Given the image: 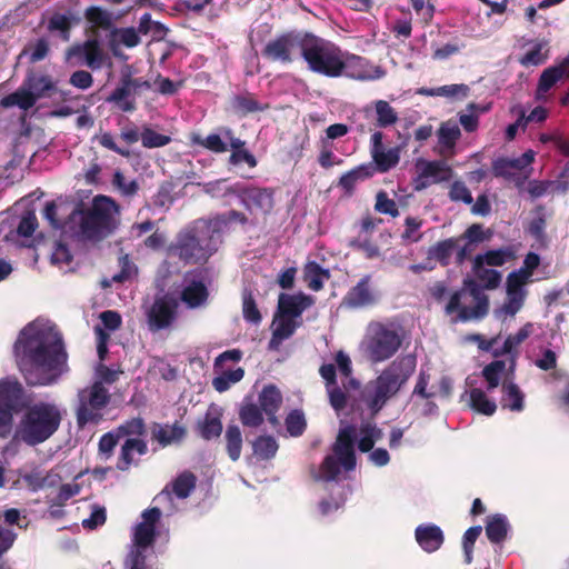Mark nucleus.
<instances>
[{
	"instance_id": "19",
	"label": "nucleus",
	"mask_w": 569,
	"mask_h": 569,
	"mask_svg": "<svg viewBox=\"0 0 569 569\" xmlns=\"http://www.w3.org/2000/svg\"><path fill=\"white\" fill-rule=\"evenodd\" d=\"M181 300L189 308H198L206 303L208 299V289L206 277L199 270L187 272L183 277Z\"/></svg>"
},
{
	"instance_id": "40",
	"label": "nucleus",
	"mask_w": 569,
	"mask_h": 569,
	"mask_svg": "<svg viewBox=\"0 0 569 569\" xmlns=\"http://www.w3.org/2000/svg\"><path fill=\"white\" fill-rule=\"evenodd\" d=\"M533 332V325L531 322L526 323L515 335H509L503 341L500 349L493 350V356L499 357L503 355H517L518 347L529 338Z\"/></svg>"
},
{
	"instance_id": "29",
	"label": "nucleus",
	"mask_w": 569,
	"mask_h": 569,
	"mask_svg": "<svg viewBox=\"0 0 569 569\" xmlns=\"http://www.w3.org/2000/svg\"><path fill=\"white\" fill-rule=\"evenodd\" d=\"M415 538L419 547L428 553L439 550L445 541L442 529L430 522L419 525L415 530Z\"/></svg>"
},
{
	"instance_id": "15",
	"label": "nucleus",
	"mask_w": 569,
	"mask_h": 569,
	"mask_svg": "<svg viewBox=\"0 0 569 569\" xmlns=\"http://www.w3.org/2000/svg\"><path fill=\"white\" fill-rule=\"evenodd\" d=\"M179 302L176 298L164 295L156 298L146 312L147 325L151 332L172 327L178 317Z\"/></svg>"
},
{
	"instance_id": "45",
	"label": "nucleus",
	"mask_w": 569,
	"mask_h": 569,
	"mask_svg": "<svg viewBox=\"0 0 569 569\" xmlns=\"http://www.w3.org/2000/svg\"><path fill=\"white\" fill-rule=\"evenodd\" d=\"M438 143L443 151H452L461 137L460 128L452 121L442 122L437 132Z\"/></svg>"
},
{
	"instance_id": "3",
	"label": "nucleus",
	"mask_w": 569,
	"mask_h": 569,
	"mask_svg": "<svg viewBox=\"0 0 569 569\" xmlns=\"http://www.w3.org/2000/svg\"><path fill=\"white\" fill-rule=\"evenodd\" d=\"M383 437L382 430L375 422H362L357 433L352 425L341 427L332 447V455H328L317 471L313 479L317 481H332L340 475L341 469L351 471L356 468L355 442L361 452H369L377 441Z\"/></svg>"
},
{
	"instance_id": "61",
	"label": "nucleus",
	"mask_w": 569,
	"mask_h": 569,
	"mask_svg": "<svg viewBox=\"0 0 569 569\" xmlns=\"http://www.w3.org/2000/svg\"><path fill=\"white\" fill-rule=\"evenodd\" d=\"M242 315L243 319L253 325H258L261 321V313L257 307L252 291L244 288L242 291Z\"/></svg>"
},
{
	"instance_id": "50",
	"label": "nucleus",
	"mask_w": 569,
	"mask_h": 569,
	"mask_svg": "<svg viewBox=\"0 0 569 569\" xmlns=\"http://www.w3.org/2000/svg\"><path fill=\"white\" fill-rule=\"evenodd\" d=\"M224 439L227 442V452L232 461L239 460L242 449V433L237 425H228Z\"/></svg>"
},
{
	"instance_id": "22",
	"label": "nucleus",
	"mask_w": 569,
	"mask_h": 569,
	"mask_svg": "<svg viewBox=\"0 0 569 569\" xmlns=\"http://www.w3.org/2000/svg\"><path fill=\"white\" fill-rule=\"evenodd\" d=\"M273 194L270 188L247 187L240 191L239 198L249 211L268 214L274 204Z\"/></svg>"
},
{
	"instance_id": "63",
	"label": "nucleus",
	"mask_w": 569,
	"mask_h": 569,
	"mask_svg": "<svg viewBox=\"0 0 569 569\" xmlns=\"http://www.w3.org/2000/svg\"><path fill=\"white\" fill-rule=\"evenodd\" d=\"M112 184L124 198H132L139 190L138 182L134 179H127L119 170L113 174Z\"/></svg>"
},
{
	"instance_id": "47",
	"label": "nucleus",
	"mask_w": 569,
	"mask_h": 569,
	"mask_svg": "<svg viewBox=\"0 0 569 569\" xmlns=\"http://www.w3.org/2000/svg\"><path fill=\"white\" fill-rule=\"evenodd\" d=\"M303 278L309 289L319 291L322 289L325 280L329 278V271L316 261H310L305 267Z\"/></svg>"
},
{
	"instance_id": "54",
	"label": "nucleus",
	"mask_w": 569,
	"mask_h": 569,
	"mask_svg": "<svg viewBox=\"0 0 569 569\" xmlns=\"http://www.w3.org/2000/svg\"><path fill=\"white\" fill-rule=\"evenodd\" d=\"M279 446L272 436H260L252 442L253 453L262 460L273 458Z\"/></svg>"
},
{
	"instance_id": "23",
	"label": "nucleus",
	"mask_w": 569,
	"mask_h": 569,
	"mask_svg": "<svg viewBox=\"0 0 569 569\" xmlns=\"http://www.w3.org/2000/svg\"><path fill=\"white\" fill-rule=\"evenodd\" d=\"M301 39L292 33H286L270 40L264 49L263 56L272 61L281 63H290L292 61V53L299 48Z\"/></svg>"
},
{
	"instance_id": "31",
	"label": "nucleus",
	"mask_w": 569,
	"mask_h": 569,
	"mask_svg": "<svg viewBox=\"0 0 569 569\" xmlns=\"http://www.w3.org/2000/svg\"><path fill=\"white\" fill-rule=\"evenodd\" d=\"M186 436L187 429L178 422L173 425L154 423L152 427V439L162 448L180 443Z\"/></svg>"
},
{
	"instance_id": "46",
	"label": "nucleus",
	"mask_w": 569,
	"mask_h": 569,
	"mask_svg": "<svg viewBox=\"0 0 569 569\" xmlns=\"http://www.w3.org/2000/svg\"><path fill=\"white\" fill-rule=\"evenodd\" d=\"M336 363L341 375V385L345 389L357 390L360 381L352 377V363L350 357L342 350L336 355Z\"/></svg>"
},
{
	"instance_id": "32",
	"label": "nucleus",
	"mask_w": 569,
	"mask_h": 569,
	"mask_svg": "<svg viewBox=\"0 0 569 569\" xmlns=\"http://www.w3.org/2000/svg\"><path fill=\"white\" fill-rule=\"evenodd\" d=\"M312 303V298L302 292L295 295L281 293L278 300V309L280 313L296 319Z\"/></svg>"
},
{
	"instance_id": "59",
	"label": "nucleus",
	"mask_w": 569,
	"mask_h": 569,
	"mask_svg": "<svg viewBox=\"0 0 569 569\" xmlns=\"http://www.w3.org/2000/svg\"><path fill=\"white\" fill-rule=\"evenodd\" d=\"M506 363L502 360H495L487 365L482 369V378L487 382V391L491 392L493 389H496L500 383V378L502 372L505 371Z\"/></svg>"
},
{
	"instance_id": "2",
	"label": "nucleus",
	"mask_w": 569,
	"mask_h": 569,
	"mask_svg": "<svg viewBox=\"0 0 569 569\" xmlns=\"http://www.w3.org/2000/svg\"><path fill=\"white\" fill-rule=\"evenodd\" d=\"M119 209L113 200L104 196H97L89 210H73L67 221L61 224L57 219V206L53 201L47 202L43 217L54 229L82 240H99L111 233L117 226L116 218Z\"/></svg>"
},
{
	"instance_id": "36",
	"label": "nucleus",
	"mask_w": 569,
	"mask_h": 569,
	"mask_svg": "<svg viewBox=\"0 0 569 569\" xmlns=\"http://www.w3.org/2000/svg\"><path fill=\"white\" fill-rule=\"evenodd\" d=\"M108 102L113 103L123 112H132L136 110V94L132 92L128 83L120 77V81L114 90L107 98Z\"/></svg>"
},
{
	"instance_id": "6",
	"label": "nucleus",
	"mask_w": 569,
	"mask_h": 569,
	"mask_svg": "<svg viewBox=\"0 0 569 569\" xmlns=\"http://www.w3.org/2000/svg\"><path fill=\"white\" fill-rule=\"evenodd\" d=\"M221 239L208 219H198L182 229L169 247V254L186 263L206 262L217 252Z\"/></svg>"
},
{
	"instance_id": "41",
	"label": "nucleus",
	"mask_w": 569,
	"mask_h": 569,
	"mask_svg": "<svg viewBox=\"0 0 569 569\" xmlns=\"http://www.w3.org/2000/svg\"><path fill=\"white\" fill-rule=\"evenodd\" d=\"M501 391L502 396L500 403L503 409H509L510 411L516 412L523 410L525 395L515 382L503 381Z\"/></svg>"
},
{
	"instance_id": "13",
	"label": "nucleus",
	"mask_w": 569,
	"mask_h": 569,
	"mask_svg": "<svg viewBox=\"0 0 569 569\" xmlns=\"http://www.w3.org/2000/svg\"><path fill=\"white\" fill-rule=\"evenodd\" d=\"M535 157V151L527 150L517 158H498L492 162V172L495 177L503 178L521 188L529 178Z\"/></svg>"
},
{
	"instance_id": "5",
	"label": "nucleus",
	"mask_w": 569,
	"mask_h": 569,
	"mask_svg": "<svg viewBox=\"0 0 569 569\" xmlns=\"http://www.w3.org/2000/svg\"><path fill=\"white\" fill-rule=\"evenodd\" d=\"M477 281L467 279L463 288L456 291L446 306V312L452 315L458 311L456 321H470L482 319L488 313L489 301L483 289H495L501 281V274L495 269L485 266L477 267L473 263Z\"/></svg>"
},
{
	"instance_id": "57",
	"label": "nucleus",
	"mask_w": 569,
	"mask_h": 569,
	"mask_svg": "<svg viewBox=\"0 0 569 569\" xmlns=\"http://www.w3.org/2000/svg\"><path fill=\"white\" fill-rule=\"evenodd\" d=\"M375 110L377 114V126L387 128L398 121L397 111L386 100H377L375 102Z\"/></svg>"
},
{
	"instance_id": "64",
	"label": "nucleus",
	"mask_w": 569,
	"mask_h": 569,
	"mask_svg": "<svg viewBox=\"0 0 569 569\" xmlns=\"http://www.w3.org/2000/svg\"><path fill=\"white\" fill-rule=\"evenodd\" d=\"M326 389L329 397L330 406L335 409L337 413L343 411L348 405L347 391L349 389H345L342 385L339 386L338 383L333 386H328V388Z\"/></svg>"
},
{
	"instance_id": "34",
	"label": "nucleus",
	"mask_w": 569,
	"mask_h": 569,
	"mask_svg": "<svg viewBox=\"0 0 569 569\" xmlns=\"http://www.w3.org/2000/svg\"><path fill=\"white\" fill-rule=\"evenodd\" d=\"M147 442L138 438H128L121 446L120 458L118 468L120 470H127L136 462V456L140 457L147 453Z\"/></svg>"
},
{
	"instance_id": "48",
	"label": "nucleus",
	"mask_w": 569,
	"mask_h": 569,
	"mask_svg": "<svg viewBox=\"0 0 569 569\" xmlns=\"http://www.w3.org/2000/svg\"><path fill=\"white\" fill-rule=\"evenodd\" d=\"M456 248L457 239L455 238L439 241L429 248L428 258L439 261L442 266H447L449 264L450 258L455 253Z\"/></svg>"
},
{
	"instance_id": "24",
	"label": "nucleus",
	"mask_w": 569,
	"mask_h": 569,
	"mask_svg": "<svg viewBox=\"0 0 569 569\" xmlns=\"http://www.w3.org/2000/svg\"><path fill=\"white\" fill-rule=\"evenodd\" d=\"M378 299L375 289L371 286V276H363L345 296V306L359 309L373 305Z\"/></svg>"
},
{
	"instance_id": "7",
	"label": "nucleus",
	"mask_w": 569,
	"mask_h": 569,
	"mask_svg": "<svg viewBox=\"0 0 569 569\" xmlns=\"http://www.w3.org/2000/svg\"><path fill=\"white\" fill-rule=\"evenodd\" d=\"M61 419V411L56 403H33L24 411L14 437L28 446L40 445L58 430Z\"/></svg>"
},
{
	"instance_id": "56",
	"label": "nucleus",
	"mask_w": 569,
	"mask_h": 569,
	"mask_svg": "<svg viewBox=\"0 0 569 569\" xmlns=\"http://www.w3.org/2000/svg\"><path fill=\"white\" fill-rule=\"evenodd\" d=\"M565 79L563 71L561 68H557L556 64L551 66L542 71L538 81L537 94L547 93L558 81Z\"/></svg>"
},
{
	"instance_id": "14",
	"label": "nucleus",
	"mask_w": 569,
	"mask_h": 569,
	"mask_svg": "<svg viewBox=\"0 0 569 569\" xmlns=\"http://www.w3.org/2000/svg\"><path fill=\"white\" fill-rule=\"evenodd\" d=\"M416 174L412 178L415 191H422L432 184L449 181L453 176L452 168L445 160H427L417 158L415 160Z\"/></svg>"
},
{
	"instance_id": "11",
	"label": "nucleus",
	"mask_w": 569,
	"mask_h": 569,
	"mask_svg": "<svg viewBox=\"0 0 569 569\" xmlns=\"http://www.w3.org/2000/svg\"><path fill=\"white\" fill-rule=\"evenodd\" d=\"M110 401L108 389L100 382H94L78 391L74 407L76 421L79 429L97 426L103 419Z\"/></svg>"
},
{
	"instance_id": "20",
	"label": "nucleus",
	"mask_w": 569,
	"mask_h": 569,
	"mask_svg": "<svg viewBox=\"0 0 569 569\" xmlns=\"http://www.w3.org/2000/svg\"><path fill=\"white\" fill-rule=\"evenodd\" d=\"M106 43L113 57L127 60L128 57L123 54L121 49L138 47L141 43V37L136 27H116L106 34Z\"/></svg>"
},
{
	"instance_id": "38",
	"label": "nucleus",
	"mask_w": 569,
	"mask_h": 569,
	"mask_svg": "<svg viewBox=\"0 0 569 569\" xmlns=\"http://www.w3.org/2000/svg\"><path fill=\"white\" fill-rule=\"evenodd\" d=\"M510 530V523L502 513L489 516L486 521V536L492 543H500L506 540Z\"/></svg>"
},
{
	"instance_id": "26",
	"label": "nucleus",
	"mask_w": 569,
	"mask_h": 569,
	"mask_svg": "<svg viewBox=\"0 0 569 569\" xmlns=\"http://www.w3.org/2000/svg\"><path fill=\"white\" fill-rule=\"evenodd\" d=\"M196 477L189 471L180 473L170 486H166L164 489L157 495L154 501L158 503L171 502L172 493L179 499H186L190 496L196 487Z\"/></svg>"
},
{
	"instance_id": "44",
	"label": "nucleus",
	"mask_w": 569,
	"mask_h": 569,
	"mask_svg": "<svg viewBox=\"0 0 569 569\" xmlns=\"http://www.w3.org/2000/svg\"><path fill=\"white\" fill-rule=\"evenodd\" d=\"M469 87L465 83L445 84L436 88H421L419 93L427 97H446L449 99L466 98Z\"/></svg>"
},
{
	"instance_id": "10",
	"label": "nucleus",
	"mask_w": 569,
	"mask_h": 569,
	"mask_svg": "<svg viewBox=\"0 0 569 569\" xmlns=\"http://www.w3.org/2000/svg\"><path fill=\"white\" fill-rule=\"evenodd\" d=\"M403 329L393 322H373L368 326L366 352L373 363L391 359L401 348Z\"/></svg>"
},
{
	"instance_id": "53",
	"label": "nucleus",
	"mask_w": 569,
	"mask_h": 569,
	"mask_svg": "<svg viewBox=\"0 0 569 569\" xmlns=\"http://www.w3.org/2000/svg\"><path fill=\"white\" fill-rule=\"evenodd\" d=\"M539 263V254L529 252L523 259V266L520 269L512 271L508 278L512 279V281L526 284L532 276L533 270L538 268Z\"/></svg>"
},
{
	"instance_id": "55",
	"label": "nucleus",
	"mask_w": 569,
	"mask_h": 569,
	"mask_svg": "<svg viewBox=\"0 0 569 569\" xmlns=\"http://www.w3.org/2000/svg\"><path fill=\"white\" fill-rule=\"evenodd\" d=\"M197 431L206 440L218 438L222 432L221 420L207 413L202 420L198 421Z\"/></svg>"
},
{
	"instance_id": "18",
	"label": "nucleus",
	"mask_w": 569,
	"mask_h": 569,
	"mask_svg": "<svg viewBox=\"0 0 569 569\" xmlns=\"http://www.w3.org/2000/svg\"><path fill=\"white\" fill-rule=\"evenodd\" d=\"M467 390L462 393L461 400L467 401L468 406L485 416H492L497 410V403L487 396V389L481 386L479 376H469L466 379Z\"/></svg>"
},
{
	"instance_id": "1",
	"label": "nucleus",
	"mask_w": 569,
	"mask_h": 569,
	"mask_svg": "<svg viewBox=\"0 0 569 569\" xmlns=\"http://www.w3.org/2000/svg\"><path fill=\"white\" fill-rule=\"evenodd\" d=\"M13 353L30 386L56 385L69 371L62 335L49 320L37 319L28 323L14 342Z\"/></svg>"
},
{
	"instance_id": "16",
	"label": "nucleus",
	"mask_w": 569,
	"mask_h": 569,
	"mask_svg": "<svg viewBox=\"0 0 569 569\" xmlns=\"http://www.w3.org/2000/svg\"><path fill=\"white\" fill-rule=\"evenodd\" d=\"M386 70L380 66L372 64L368 59L343 51L341 77L359 81H375L382 79Z\"/></svg>"
},
{
	"instance_id": "21",
	"label": "nucleus",
	"mask_w": 569,
	"mask_h": 569,
	"mask_svg": "<svg viewBox=\"0 0 569 569\" xmlns=\"http://www.w3.org/2000/svg\"><path fill=\"white\" fill-rule=\"evenodd\" d=\"M382 132L376 131L371 134L370 140L375 172L379 171L385 173L398 164L400 160V148L395 147L386 150L382 143Z\"/></svg>"
},
{
	"instance_id": "17",
	"label": "nucleus",
	"mask_w": 569,
	"mask_h": 569,
	"mask_svg": "<svg viewBox=\"0 0 569 569\" xmlns=\"http://www.w3.org/2000/svg\"><path fill=\"white\" fill-rule=\"evenodd\" d=\"M68 59L77 58L79 64H84L96 71L104 66H111V60L101 48L98 39H88L82 43L72 46L67 52Z\"/></svg>"
},
{
	"instance_id": "33",
	"label": "nucleus",
	"mask_w": 569,
	"mask_h": 569,
	"mask_svg": "<svg viewBox=\"0 0 569 569\" xmlns=\"http://www.w3.org/2000/svg\"><path fill=\"white\" fill-rule=\"evenodd\" d=\"M300 322L295 318L279 312L272 321V337L269 341V349L276 350L287 339H289L299 327Z\"/></svg>"
},
{
	"instance_id": "43",
	"label": "nucleus",
	"mask_w": 569,
	"mask_h": 569,
	"mask_svg": "<svg viewBox=\"0 0 569 569\" xmlns=\"http://www.w3.org/2000/svg\"><path fill=\"white\" fill-rule=\"evenodd\" d=\"M84 17L92 28H99L108 32L116 28L113 13L104 8L91 6L86 9Z\"/></svg>"
},
{
	"instance_id": "30",
	"label": "nucleus",
	"mask_w": 569,
	"mask_h": 569,
	"mask_svg": "<svg viewBox=\"0 0 569 569\" xmlns=\"http://www.w3.org/2000/svg\"><path fill=\"white\" fill-rule=\"evenodd\" d=\"M258 402V406L267 416L269 423L272 427H277L279 425V420L276 413L282 403V396L279 389L273 385L263 387L259 393Z\"/></svg>"
},
{
	"instance_id": "60",
	"label": "nucleus",
	"mask_w": 569,
	"mask_h": 569,
	"mask_svg": "<svg viewBox=\"0 0 569 569\" xmlns=\"http://www.w3.org/2000/svg\"><path fill=\"white\" fill-rule=\"evenodd\" d=\"M338 479V477L336 478ZM335 482L331 485V490L336 492L337 497L331 500L323 499L319 503V510L323 516L330 515L331 512L338 510L346 500V488L337 482V480H332Z\"/></svg>"
},
{
	"instance_id": "4",
	"label": "nucleus",
	"mask_w": 569,
	"mask_h": 569,
	"mask_svg": "<svg viewBox=\"0 0 569 569\" xmlns=\"http://www.w3.org/2000/svg\"><path fill=\"white\" fill-rule=\"evenodd\" d=\"M416 368L417 359L413 355L398 357L363 386L360 401L371 416L378 415L401 391Z\"/></svg>"
},
{
	"instance_id": "12",
	"label": "nucleus",
	"mask_w": 569,
	"mask_h": 569,
	"mask_svg": "<svg viewBox=\"0 0 569 569\" xmlns=\"http://www.w3.org/2000/svg\"><path fill=\"white\" fill-rule=\"evenodd\" d=\"M23 389L17 379H0V439H6L13 427V413L22 399Z\"/></svg>"
},
{
	"instance_id": "42",
	"label": "nucleus",
	"mask_w": 569,
	"mask_h": 569,
	"mask_svg": "<svg viewBox=\"0 0 569 569\" xmlns=\"http://www.w3.org/2000/svg\"><path fill=\"white\" fill-rule=\"evenodd\" d=\"M37 100L32 96V92L22 84L18 90L14 92L3 97L0 100V107L2 108H12L18 107L22 110H29L36 104Z\"/></svg>"
},
{
	"instance_id": "37",
	"label": "nucleus",
	"mask_w": 569,
	"mask_h": 569,
	"mask_svg": "<svg viewBox=\"0 0 569 569\" xmlns=\"http://www.w3.org/2000/svg\"><path fill=\"white\" fill-rule=\"evenodd\" d=\"M375 174V167L372 163H362L346 173H343L338 182V186L348 194H351L356 184L365 179Z\"/></svg>"
},
{
	"instance_id": "39",
	"label": "nucleus",
	"mask_w": 569,
	"mask_h": 569,
	"mask_svg": "<svg viewBox=\"0 0 569 569\" xmlns=\"http://www.w3.org/2000/svg\"><path fill=\"white\" fill-rule=\"evenodd\" d=\"M516 257V250L512 246L502 247L499 249L488 250L483 254H478L475 258V264L500 267Z\"/></svg>"
},
{
	"instance_id": "9",
	"label": "nucleus",
	"mask_w": 569,
	"mask_h": 569,
	"mask_svg": "<svg viewBox=\"0 0 569 569\" xmlns=\"http://www.w3.org/2000/svg\"><path fill=\"white\" fill-rule=\"evenodd\" d=\"M300 51L312 72L329 78L341 77L343 51L335 43L307 33L301 39Z\"/></svg>"
},
{
	"instance_id": "62",
	"label": "nucleus",
	"mask_w": 569,
	"mask_h": 569,
	"mask_svg": "<svg viewBox=\"0 0 569 569\" xmlns=\"http://www.w3.org/2000/svg\"><path fill=\"white\" fill-rule=\"evenodd\" d=\"M263 411L256 403H246L240 408L239 418L243 426L256 428L263 422Z\"/></svg>"
},
{
	"instance_id": "35",
	"label": "nucleus",
	"mask_w": 569,
	"mask_h": 569,
	"mask_svg": "<svg viewBox=\"0 0 569 569\" xmlns=\"http://www.w3.org/2000/svg\"><path fill=\"white\" fill-rule=\"evenodd\" d=\"M77 18L72 12H54L47 21V29L50 33L57 34L62 41L70 40V31Z\"/></svg>"
},
{
	"instance_id": "8",
	"label": "nucleus",
	"mask_w": 569,
	"mask_h": 569,
	"mask_svg": "<svg viewBox=\"0 0 569 569\" xmlns=\"http://www.w3.org/2000/svg\"><path fill=\"white\" fill-rule=\"evenodd\" d=\"M161 518L159 507L146 509L141 521L132 529L131 545L124 559V569H157L149 558L153 555V542L157 536L156 526Z\"/></svg>"
},
{
	"instance_id": "49",
	"label": "nucleus",
	"mask_w": 569,
	"mask_h": 569,
	"mask_svg": "<svg viewBox=\"0 0 569 569\" xmlns=\"http://www.w3.org/2000/svg\"><path fill=\"white\" fill-rule=\"evenodd\" d=\"M212 228L217 230L219 237H222V233L228 229L231 222H239L241 224L247 223V217L239 211L230 210L226 213L216 214L211 218H208Z\"/></svg>"
},
{
	"instance_id": "52",
	"label": "nucleus",
	"mask_w": 569,
	"mask_h": 569,
	"mask_svg": "<svg viewBox=\"0 0 569 569\" xmlns=\"http://www.w3.org/2000/svg\"><path fill=\"white\" fill-rule=\"evenodd\" d=\"M232 108L237 113L247 116L249 113L263 111L268 106L262 104L250 94H238L232 99Z\"/></svg>"
},
{
	"instance_id": "51",
	"label": "nucleus",
	"mask_w": 569,
	"mask_h": 569,
	"mask_svg": "<svg viewBox=\"0 0 569 569\" xmlns=\"http://www.w3.org/2000/svg\"><path fill=\"white\" fill-rule=\"evenodd\" d=\"M23 84L32 92V96L38 99L46 96L47 92L54 89V83L48 76L31 74L27 77Z\"/></svg>"
},
{
	"instance_id": "58",
	"label": "nucleus",
	"mask_w": 569,
	"mask_h": 569,
	"mask_svg": "<svg viewBox=\"0 0 569 569\" xmlns=\"http://www.w3.org/2000/svg\"><path fill=\"white\" fill-rule=\"evenodd\" d=\"M244 376V370L240 367L221 372L212 379V386L218 392L227 391L232 385L239 382Z\"/></svg>"
},
{
	"instance_id": "25",
	"label": "nucleus",
	"mask_w": 569,
	"mask_h": 569,
	"mask_svg": "<svg viewBox=\"0 0 569 569\" xmlns=\"http://www.w3.org/2000/svg\"><path fill=\"white\" fill-rule=\"evenodd\" d=\"M19 477L23 480L30 491L38 492L44 488L57 486L61 478L52 470L44 472L39 466H31L18 471Z\"/></svg>"
},
{
	"instance_id": "27",
	"label": "nucleus",
	"mask_w": 569,
	"mask_h": 569,
	"mask_svg": "<svg viewBox=\"0 0 569 569\" xmlns=\"http://www.w3.org/2000/svg\"><path fill=\"white\" fill-rule=\"evenodd\" d=\"M525 286L510 278L507 279V299L500 308L495 310L498 319L503 316L513 317L522 308L527 293Z\"/></svg>"
},
{
	"instance_id": "28",
	"label": "nucleus",
	"mask_w": 569,
	"mask_h": 569,
	"mask_svg": "<svg viewBox=\"0 0 569 569\" xmlns=\"http://www.w3.org/2000/svg\"><path fill=\"white\" fill-rule=\"evenodd\" d=\"M222 134L229 142L231 154L229 157V164L239 166L242 162L247 163L249 168H256L258 164L254 154L246 148V141L234 137L232 129L224 127L222 128Z\"/></svg>"
}]
</instances>
